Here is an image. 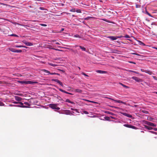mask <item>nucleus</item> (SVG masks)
I'll list each match as a JSON object with an SVG mask.
<instances>
[{"label":"nucleus","instance_id":"obj_1","mask_svg":"<svg viewBox=\"0 0 157 157\" xmlns=\"http://www.w3.org/2000/svg\"><path fill=\"white\" fill-rule=\"evenodd\" d=\"M49 106L51 109H54L59 110L60 108L59 107H57V105L55 104H51L49 105Z\"/></svg>","mask_w":157,"mask_h":157},{"label":"nucleus","instance_id":"obj_2","mask_svg":"<svg viewBox=\"0 0 157 157\" xmlns=\"http://www.w3.org/2000/svg\"><path fill=\"white\" fill-rule=\"evenodd\" d=\"M143 122L145 124H146L149 126L153 127H156V124L153 123L148 121H144Z\"/></svg>","mask_w":157,"mask_h":157},{"label":"nucleus","instance_id":"obj_3","mask_svg":"<svg viewBox=\"0 0 157 157\" xmlns=\"http://www.w3.org/2000/svg\"><path fill=\"white\" fill-rule=\"evenodd\" d=\"M10 50L13 52L21 53L22 52V51L21 50H17L12 48H10Z\"/></svg>","mask_w":157,"mask_h":157},{"label":"nucleus","instance_id":"obj_4","mask_svg":"<svg viewBox=\"0 0 157 157\" xmlns=\"http://www.w3.org/2000/svg\"><path fill=\"white\" fill-rule=\"evenodd\" d=\"M122 37L121 36H108L107 37V38L113 40H116L117 39V38H121Z\"/></svg>","mask_w":157,"mask_h":157},{"label":"nucleus","instance_id":"obj_5","mask_svg":"<svg viewBox=\"0 0 157 157\" xmlns=\"http://www.w3.org/2000/svg\"><path fill=\"white\" fill-rule=\"evenodd\" d=\"M107 98L109 99L110 100H111L113 101H114L115 102H117L118 103H121L123 104H125V103L123 101H122L120 100H115L114 99H113V98Z\"/></svg>","mask_w":157,"mask_h":157},{"label":"nucleus","instance_id":"obj_6","mask_svg":"<svg viewBox=\"0 0 157 157\" xmlns=\"http://www.w3.org/2000/svg\"><path fill=\"white\" fill-rule=\"evenodd\" d=\"M22 42L25 44L26 46H31L33 45L32 43L27 42L25 40H23Z\"/></svg>","mask_w":157,"mask_h":157},{"label":"nucleus","instance_id":"obj_7","mask_svg":"<svg viewBox=\"0 0 157 157\" xmlns=\"http://www.w3.org/2000/svg\"><path fill=\"white\" fill-rule=\"evenodd\" d=\"M132 78L136 82H142V79L133 76L132 77Z\"/></svg>","mask_w":157,"mask_h":157},{"label":"nucleus","instance_id":"obj_8","mask_svg":"<svg viewBox=\"0 0 157 157\" xmlns=\"http://www.w3.org/2000/svg\"><path fill=\"white\" fill-rule=\"evenodd\" d=\"M65 114L66 115H73V112H71L70 110H65L64 111Z\"/></svg>","mask_w":157,"mask_h":157},{"label":"nucleus","instance_id":"obj_9","mask_svg":"<svg viewBox=\"0 0 157 157\" xmlns=\"http://www.w3.org/2000/svg\"><path fill=\"white\" fill-rule=\"evenodd\" d=\"M123 126L125 127L132 129H136V128L135 126L128 124H124L123 125Z\"/></svg>","mask_w":157,"mask_h":157},{"label":"nucleus","instance_id":"obj_10","mask_svg":"<svg viewBox=\"0 0 157 157\" xmlns=\"http://www.w3.org/2000/svg\"><path fill=\"white\" fill-rule=\"evenodd\" d=\"M9 106H15V107H22V108H28L29 107L27 106L26 105H23L22 106H21V105H9Z\"/></svg>","mask_w":157,"mask_h":157},{"label":"nucleus","instance_id":"obj_11","mask_svg":"<svg viewBox=\"0 0 157 157\" xmlns=\"http://www.w3.org/2000/svg\"><path fill=\"white\" fill-rule=\"evenodd\" d=\"M96 72L98 73L101 74H106L107 73V72L106 71H102V70H97L96 71Z\"/></svg>","mask_w":157,"mask_h":157},{"label":"nucleus","instance_id":"obj_12","mask_svg":"<svg viewBox=\"0 0 157 157\" xmlns=\"http://www.w3.org/2000/svg\"><path fill=\"white\" fill-rule=\"evenodd\" d=\"M59 91H60L63 92V93H66V94H70V95H73V94H72V93H69V92H67L61 89H60V88H59Z\"/></svg>","mask_w":157,"mask_h":157},{"label":"nucleus","instance_id":"obj_13","mask_svg":"<svg viewBox=\"0 0 157 157\" xmlns=\"http://www.w3.org/2000/svg\"><path fill=\"white\" fill-rule=\"evenodd\" d=\"M147 120L151 121L154 122L155 119L151 117H147Z\"/></svg>","mask_w":157,"mask_h":157},{"label":"nucleus","instance_id":"obj_14","mask_svg":"<svg viewBox=\"0 0 157 157\" xmlns=\"http://www.w3.org/2000/svg\"><path fill=\"white\" fill-rule=\"evenodd\" d=\"M15 98L16 101H21L22 100V98L21 97L18 96H15Z\"/></svg>","mask_w":157,"mask_h":157},{"label":"nucleus","instance_id":"obj_15","mask_svg":"<svg viewBox=\"0 0 157 157\" xmlns=\"http://www.w3.org/2000/svg\"><path fill=\"white\" fill-rule=\"evenodd\" d=\"M119 84L121 85L123 87L125 88L126 89H128V88H129V87L128 86H127L125 85H124V84L121 83V82H119Z\"/></svg>","mask_w":157,"mask_h":157},{"label":"nucleus","instance_id":"obj_16","mask_svg":"<svg viewBox=\"0 0 157 157\" xmlns=\"http://www.w3.org/2000/svg\"><path fill=\"white\" fill-rule=\"evenodd\" d=\"M18 82L19 83L22 84H27V81H19Z\"/></svg>","mask_w":157,"mask_h":157},{"label":"nucleus","instance_id":"obj_17","mask_svg":"<svg viewBox=\"0 0 157 157\" xmlns=\"http://www.w3.org/2000/svg\"><path fill=\"white\" fill-rule=\"evenodd\" d=\"M65 101L66 102H67L71 103L72 104H75V103L74 102H73V101H71L68 99H66V100H65Z\"/></svg>","mask_w":157,"mask_h":157},{"label":"nucleus","instance_id":"obj_18","mask_svg":"<svg viewBox=\"0 0 157 157\" xmlns=\"http://www.w3.org/2000/svg\"><path fill=\"white\" fill-rule=\"evenodd\" d=\"M75 91L78 93H81L82 92V90L81 89H75Z\"/></svg>","mask_w":157,"mask_h":157},{"label":"nucleus","instance_id":"obj_19","mask_svg":"<svg viewBox=\"0 0 157 157\" xmlns=\"http://www.w3.org/2000/svg\"><path fill=\"white\" fill-rule=\"evenodd\" d=\"M79 47L82 49V51L85 52L86 51V49L85 48L81 46H79Z\"/></svg>","mask_w":157,"mask_h":157},{"label":"nucleus","instance_id":"obj_20","mask_svg":"<svg viewBox=\"0 0 157 157\" xmlns=\"http://www.w3.org/2000/svg\"><path fill=\"white\" fill-rule=\"evenodd\" d=\"M35 82L29 81H27V84H33Z\"/></svg>","mask_w":157,"mask_h":157},{"label":"nucleus","instance_id":"obj_21","mask_svg":"<svg viewBox=\"0 0 157 157\" xmlns=\"http://www.w3.org/2000/svg\"><path fill=\"white\" fill-rule=\"evenodd\" d=\"M138 42L139 44L140 45H143L144 46H145V44L141 41L140 40H138Z\"/></svg>","mask_w":157,"mask_h":157},{"label":"nucleus","instance_id":"obj_22","mask_svg":"<svg viewBox=\"0 0 157 157\" xmlns=\"http://www.w3.org/2000/svg\"><path fill=\"white\" fill-rule=\"evenodd\" d=\"M52 81L58 83H59V82H60V81L58 79H52Z\"/></svg>","mask_w":157,"mask_h":157},{"label":"nucleus","instance_id":"obj_23","mask_svg":"<svg viewBox=\"0 0 157 157\" xmlns=\"http://www.w3.org/2000/svg\"><path fill=\"white\" fill-rule=\"evenodd\" d=\"M73 37L76 38H81V37L78 34H75L73 36Z\"/></svg>","mask_w":157,"mask_h":157},{"label":"nucleus","instance_id":"obj_24","mask_svg":"<svg viewBox=\"0 0 157 157\" xmlns=\"http://www.w3.org/2000/svg\"><path fill=\"white\" fill-rule=\"evenodd\" d=\"M145 73H147L150 75H151L152 74V72L149 70H146Z\"/></svg>","mask_w":157,"mask_h":157},{"label":"nucleus","instance_id":"obj_25","mask_svg":"<svg viewBox=\"0 0 157 157\" xmlns=\"http://www.w3.org/2000/svg\"><path fill=\"white\" fill-rule=\"evenodd\" d=\"M105 113L110 114L111 115H113V113L109 111H105Z\"/></svg>","mask_w":157,"mask_h":157},{"label":"nucleus","instance_id":"obj_26","mask_svg":"<svg viewBox=\"0 0 157 157\" xmlns=\"http://www.w3.org/2000/svg\"><path fill=\"white\" fill-rule=\"evenodd\" d=\"M10 36H15L16 37H18L19 36L17 35L14 34H12L11 35H9Z\"/></svg>","mask_w":157,"mask_h":157},{"label":"nucleus","instance_id":"obj_27","mask_svg":"<svg viewBox=\"0 0 157 157\" xmlns=\"http://www.w3.org/2000/svg\"><path fill=\"white\" fill-rule=\"evenodd\" d=\"M128 71L129 72H133V73H135L136 74H139V73L138 72H137L136 71H132V70H128Z\"/></svg>","mask_w":157,"mask_h":157},{"label":"nucleus","instance_id":"obj_28","mask_svg":"<svg viewBox=\"0 0 157 157\" xmlns=\"http://www.w3.org/2000/svg\"><path fill=\"white\" fill-rule=\"evenodd\" d=\"M121 36L122 37H124V38H130V36L127 34L125 36Z\"/></svg>","mask_w":157,"mask_h":157},{"label":"nucleus","instance_id":"obj_29","mask_svg":"<svg viewBox=\"0 0 157 157\" xmlns=\"http://www.w3.org/2000/svg\"><path fill=\"white\" fill-rule=\"evenodd\" d=\"M57 99L58 100H59L60 101H63V98H62L60 96H58L57 97Z\"/></svg>","mask_w":157,"mask_h":157},{"label":"nucleus","instance_id":"obj_30","mask_svg":"<svg viewBox=\"0 0 157 157\" xmlns=\"http://www.w3.org/2000/svg\"><path fill=\"white\" fill-rule=\"evenodd\" d=\"M142 112L144 113H145V114H148V113H149V112L148 111H146V110H142Z\"/></svg>","mask_w":157,"mask_h":157},{"label":"nucleus","instance_id":"obj_31","mask_svg":"<svg viewBox=\"0 0 157 157\" xmlns=\"http://www.w3.org/2000/svg\"><path fill=\"white\" fill-rule=\"evenodd\" d=\"M126 117H127L128 118H132V116L131 115L127 113L126 116Z\"/></svg>","mask_w":157,"mask_h":157},{"label":"nucleus","instance_id":"obj_32","mask_svg":"<svg viewBox=\"0 0 157 157\" xmlns=\"http://www.w3.org/2000/svg\"><path fill=\"white\" fill-rule=\"evenodd\" d=\"M44 71L46 73H47L48 75H49V74H50V72L48 70H44Z\"/></svg>","mask_w":157,"mask_h":157},{"label":"nucleus","instance_id":"obj_33","mask_svg":"<svg viewBox=\"0 0 157 157\" xmlns=\"http://www.w3.org/2000/svg\"><path fill=\"white\" fill-rule=\"evenodd\" d=\"M70 11L71 12H75V8H73L70 10Z\"/></svg>","mask_w":157,"mask_h":157},{"label":"nucleus","instance_id":"obj_34","mask_svg":"<svg viewBox=\"0 0 157 157\" xmlns=\"http://www.w3.org/2000/svg\"><path fill=\"white\" fill-rule=\"evenodd\" d=\"M39 25L41 26H44V27H46V26H47V25H46L45 24H42V23L40 24Z\"/></svg>","mask_w":157,"mask_h":157},{"label":"nucleus","instance_id":"obj_35","mask_svg":"<svg viewBox=\"0 0 157 157\" xmlns=\"http://www.w3.org/2000/svg\"><path fill=\"white\" fill-rule=\"evenodd\" d=\"M75 12L78 13H81V10L80 9H77L76 10H75Z\"/></svg>","mask_w":157,"mask_h":157},{"label":"nucleus","instance_id":"obj_36","mask_svg":"<svg viewBox=\"0 0 157 157\" xmlns=\"http://www.w3.org/2000/svg\"><path fill=\"white\" fill-rule=\"evenodd\" d=\"M56 40H54L52 41L54 43H55L56 44H58V45H60V44L59 43L57 42H56Z\"/></svg>","mask_w":157,"mask_h":157},{"label":"nucleus","instance_id":"obj_37","mask_svg":"<svg viewBox=\"0 0 157 157\" xmlns=\"http://www.w3.org/2000/svg\"><path fill=\"white\" fill-rule=\"evenodd\" d=\"M146 13L149 16L151 17H153V16L149 13H148V12L146 11Z\"/></svg>","mask_w":157,"mask_h":157},{"label":"nucleus","instance_id":"obj_38","mask_svg":"<svg viewBox=\"0 0 157 157\" xmlns=\"http://www.w3.org/2000/svg\"><path fill=\"white\" fill-rule=\"evenodd\" d=\"M149 132L155 134L156 135H157V133L156 132H155L154 131H149Z\"/></svg>","mask_w":157,"mask_h":157},{"label":"nucleus","instance_id":"obj_39","mask_svg":"<svg viewBox=\"0 0 157 157\" xmlns=\"http://www.w3.org/2000/svg\"><path fill=\"white\" fill-rule=\"evenodd\" d=\"M121 114L123 115L126 116L127 113H124V112H121L120 113Z\"/></svg>","mask_w":157,"mask_h":157},{"label":"nucleus","instance_id":"obj_40","mask_svg":"<svg viewBox=\"0 0 157 157\" xmlns=\"http://www.w3.org/2000/svg\"><path fill=\"white\" fill-rule=\"evenodd\" d=\"M81 74L82 75H84V76H86V77H88L89 76L88 75H86V73H85L84 72H82V73Z\"/></svg>","mask_w":157,"mask_h":157},{"label":"nucleus","instance_id":"obj_41","mask_svg":"<svg viewBox=\"0 0 157 157\" xmlns=\"http://www.w3.org/2000/svg\"><path fill=\"white\" fill-rule=\"evenodd\" d=\"M132 54L134 55H136L138 56H141V55L138 53H132Z\"/></svg>","mask_w":157,"mask_h":157},{"label":"nucleus","instance_id":"obj_42","mask_svg":"<svg viewBox=\"0 0 157 157\" xmlns=\"http://www.w3.org/2000/svg\"><path fill=\"white\" fill-rule=\"evenodd\" d=\"M105 119L107 121H109V118L108 117H105Z\"/></svg>","mask_w":157,"mask_h":157},{"label":"nucleus","instance_id":"obj_43","mask_svg":"<svg viewBox=\"0 0 157 157\" xmlns=\"http://www.w3.org/2000/svg\"><path fill=\"white\" fill-rule=\"evenodd\" d=\"M49 65H50V66H53V67H55V66H56V65L53 64L52 63H49Z\"/></svg>","mask_w":157,"mask_h":157},{"label":"nucleus","instance_id":"obj_44","mask_svg":"<svg viewBox=\"0 0 157 157\" xmlns=\"http://www.w3.org/2000/svg\"><path fill=\"white\" fill-rule=\"evenodd\" d=\"M84 113L86 114H89V113L88 112L86 111H83V113L82 114Z\"/></svg>","mask_w":157,"mask_h":157},{"label":"nucleus","instance_id":"obj_45","mask_svg":"<svg viewBox=\"0 0 157 157\" xmlns=\"http://www.w3.org/2000/svg\"><path fill=\"white\" fill-rule=\"evenodd\" d=\"M14 47L16 48H21V45H16L14 46Z\"/></svg>","mask_w":157,"mask_h":157},{"label":"nucleus","instance_id":"obj_46","mask_svg":"<svg viewBox=\"0 0 157 157\" xmlns=\"http://www.w3.org/2000/svg\"><path fill=\"white\" fill-rule=\"evenodd\" d=\"M39 9L41 10H45V9L43 7H39Z\"/></svg>","mask_w":157,"mask_h":157},{"label":"nucleus","instance_id":"obj_47","mask_svg":"<svg viewBox=\"0 0 157 157\" xmlns=\"http://www.w3.org/2000/svg\"><path fill=\"white\" fill-rule=\"evenodd\" d=\"M147 129L149 130H151L153 129V128L151 126H148V127H147Z\"/></svg>","mask_w":157,"mask_h":157},{"label":"nucleus","instance_id":"obj_48","mask_svg":"<svg viewBox=\"0 0 157 157\" xmlns=\"http://www.w3.org/2000/svg\"><path fill=\"white\" fill-rule=\"evenodd\" d=\"M71 110H74L76 112H77V111H78V110L77 109H74L73 108H71Z\"/></svg>","mask_w":157,"mask_h":157},{"label":"nucleus","instance_id":"obj_49","mask_svg":"<svg viewBox=\"0 0 157 157\" xmlns=\"http://www.w3.org/2000/svg\"><path fill=\"white\" fill-rule=\"evenodd\" d=\"M4 105V103L2 101H0V106H2Z\"/></svg>","mask_w":157,"mask_h":157},{"label":"nucleus","instance_id":"obj_50","mask_svg":"<svg viewBox=\"0 0 157 157\" xmlns=\"http://www.w3.org/2000/svg\"><path fill=\"white\" fill-rule=\"evenodd\" d=\"M24 104L29 106L30 105V104L27 102H25Z\"/></svg>","mask_w":157,"mask_h":157},{"label":"nucleus","instance_id":"obj_51","mask_svg":"<svg viewBox=\"0 0 157 157\" xmlns=\"http://www.w3.org/2000/svg\"><path fill=\"white\" fill-rule=\"evenodd\" d=\"M18 104H20L21 105H20L21 106H22L24 105H23L24 103H23L22 102H19V103Z\"/></svg>","mask_w":157,"mask_h":157},{"label":"nucleus","instance_id":"obj_52","mask_svg":"<svg viewBox=\"0 0 157 157\" xmlns=\"http://www.w3.org/2000/svg\"><path fill=\"white\" fill-rule=\"evenodd\" d=\"M58 84H59L62 86H63V83L61 82L60 81L59 83Z\"/></svg>","mask_w":157,"mask_h":157},{"label":"nucleus","instance_id":"obj_53","mask_svg":"<svg viewBox=\"0 0 157 157\" xmlns=\"http://www.w3.org/2000/svg\"><path fill=\"white\" fill-rule=\"evenodd\" d=\"M52 49H53V50H56V51H62L61 50H60L59 49H55V48H52Z\"/></svg>","mask_w":157,"mask_h":157},{"label":"nucleus","instance_id":"obj_54","mask_svg":"<svg viewBox=\"0 0 157 157\" xmlns=\"http://www.w3.org/2000/svg\"><path fill=\"white\" fill-rule=\"evenodd\" d=\"M130 63H133L134 64H136V63L135 62H133V61H130L129 62Z\"/></svg>","mask_w":157,"mask_h":157},{"label":"nucleus","instance_id":"obj_55","mask_svg":"<svg viewBox=\"0 0 157 157\" xmlns=\"http://www.w3.org/2000/svg\"><path fill=\"white\" fill-rule=\"evenodd\" d=\"M14 104H18L19 102L17 101H14L13 102Z\"/></svg>","mask_w":157,"mask_h":157},{"label":"nucleus","instance_id":"obj_56","mask_svg":"<svg viewBox=\"0 0 157 157\" xmlns=\"http://www.w3.org/2000/svg\"><path fill=\"white\" fill-rule=\"evenodd\" d=\"M56 74V73H55V72H54V73H50V74H49L51 75H55Z\"/></svg>","mask_w":157,"mask_h":157},{"label":"nucleus","instance_id":"obj_57","mask_svg":"<svg viewBox=\"0 0 157 157\" xmlns=\"http://www.w3.org/2000/svg\"><path fill=\"white\" fill-rule=\"evenodd\" d=\"M153 77L154 79L157 80V78L156 77L153 76Z\"/></svg>","mask_w":157,"mask_h":157},{"label":"nucleus","instance_id":"obj_58","mask_svg":"<svg viewBox=\"0 0 157 157\" xmlns=\"http://www.w3.org/2000/svg\"><path fill=\"white\" fill-rule=\"evenodd\" d=\"M141 71L142 72H145V71H146V70H144V69H141Z\"/></svg>","mask_w":157,"mask_h":157},{"label":"nucleus","instance_id":"obj_59","mask_svg":"<svg viewBox=\"0 0 157 157\" xmlns=\"http://www.w3.org/2000/svg\"><path fill=\"white\" fill-rule=\"evenodd\" d=\"M21 48H28L27 47H26V46H24V45H21Z\"/></svg>","mask_w":157,"mask_h":157},{"label":"nucleus","instance_id":"obj_60","mask_svg":"<svg viewBox=\"0 0 157 157\" xmlns=\"http://www.w3.org/2000/svg\"><path fill=\"white\" fill-rule=\"evenodd\" d=\"M148 126H147V125H144V128H145L147 129V127H148Z\"/></svg>","mask_w":157,"mask_h":157},{"label":"nucleus","instance_id":"obj_61","mask_svg":"<svg viewBox=\"0 0 157 157\" xmlns=\"http://www.w3.org/2000/svg\"><path fill=\"white\" fill-rule=\"evenodd\" d=\"M155 131H157V128H153V129Z\"/></svg>","mask_w":157,"mask_h":157},{"label":"nucleus","instance_id":"obj_62","mask_svg":"<svg viewBox=\"0 0 157 157\" xmlns=\"http://www.w3.org/2000/svg\"><path fill=\"white\" fill-rule=\"evenodd\" d=\"M23 26H24L25 28H27V27H29V26L27 25H23Z\"/></svg>","mask_w":157,"mask_h":157},{"label":"nucleus","instance_id":"obj_63","mask_svg":"<svg viewBox=\"0 0 157 157\" xmlns=\"http://www.w3.org/2000/svg\"><path fill=\"white\" fill-rule=\"evenodd\" d=\"M80 46V45H75V47H79V46Z\"/></svg>","mask_w":157,"mask_h":157},{"label":"nucleus","instance_id":"obj_64","mask_svg":"<svg viewBox=\"0 0 157 157\" xmlns=\"http://www.w3.org/2000/svg\"><path fill=\"white\" fill-rule=\"evenodd\" d=\"M18 95L20 96H22L23 94H18Z\"/></svg>","mask_w":157,"mask_h":157}]
</instances>
